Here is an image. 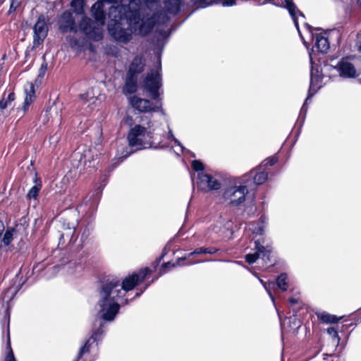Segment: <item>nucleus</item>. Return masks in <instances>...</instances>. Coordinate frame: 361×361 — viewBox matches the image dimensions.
<instances>
[{"label": "nucleus", "instance_id": "nucleus-38", "mask_svg": "<svg viewBox=\"0 0 361 361\" xmlns=\"http://www.w3.org/2000/svg\"><path fill=\"white\" fill-rule=\"evenodd\" d=\"M175 267V264H171L170 262H167V263H165L162 267L163 269V273H165V271L164 269L167 267Z\"/></svg>", "mask_w": 361, "mask_h": 361}, {"label": "nucleus", "instance_id": "nucleus-28", "mask_svg": "<svg viewBox=\"0 0 361 361\" xmlns=\"http://www.w3.org/2000/svg\"><path fill=\"white\" fill-rule=\"evenodd\" d=\"M318 73V71H317V73H314V71L313 69V67H312V70H311V80H310V92L312 90H314V88H316L317 87V82L319 81V75H317Z\"/></svg>", "mask_w": 361, "mask_h": 361}, {"label": "nucleus", "instance_id": "nucleus-8", "mask_svg": "<svg viewBox=\"0 0 361 361\" xmlns=\"http://www.w3.org/2000/svg\"><path fill=\"white\" fill-rule=\"evenodd\" d=\"M255 252L246 255L245 261L249 264H253L257 259L262 257L266 266H271L273 264L271 256V250L269 246L264 247L258 240L255 241Z\"/></svg>", "mask_w": 361, "mask_h": 361}, {"label": "nucleus", "instance_id": "nucleus-12", "mask_svg": "<svg viewBox=\"0 0 361 361\" xmlns=\"http://www.w3.org/2000/svg\"><path fill=\"white\" fill-rule=\"evenodd\" d=\"M96 322H98L99 328L93 332L91 337L87 341L85 345L81 347L75 361H80L85 354L90 352L91 345L101 338L102 335L104 333V330L102 329L103 323L101 320L96 321Z\"/></svg>", "mask_w": 361, "mask_h": 361}, {"label": "nucleus", "instance_id": "nucleus-1", "mask_svg": "<svg viewBox=\"0 0 361 361\" xmlns=\"http://www.w3.org/2000/svg\"><path fill=\"white\" fill-rule=\"evenodd\" d=\"M109 10V34L118 42L127 43L133 32L146 35L152 29L154 22L140 18V6L136 0H121L120 4L111 0H99L92 7L96 22L83 17L78 29L86 37L94 41L102 38V26L105 23V11Z\"/></svg>", "mask_w": 361, "mask_h": 361}, {"label": "nucleus", "instance_id": "nucleus-39", "mask_svg": "<svg viewBox=\"0 0 361 361\" xmlns=\"http://www.w3.org/2000/svg\"><path fill=\"white\" fill-rule=\"evenodd\" d=\"M312 96V94H309L308 97H307V99H306V100H305V104H303V106H302V109H301V111H304V110H305V111H306L305 106V104H307V102L308 99H309Z\"/></svg>", "mask_w": 361, "mask_h": 361}, {"label": "nucleus", "instance_id": "nucleus-20", "mask_svg": "<svg viewBox=\"0 0 361 361\" xmlns=\"http://www.w3.org/2000/svg\"><path fill=\"white\" fill-rule=\"evenodd\" d=\"M137 90V76L129 75L127 74L126 84L123 88V92L126 94H131Z\"/></svg>", "mask_w": 361, "mask_h": 361}, {"label": "nucleus", "instance_id": "nucleus-21", "mask_svg": "<svg viewBox=\"0 0 361 361\" xmlns=\"http://www.w3.org/2000/svg\"><path fill=\"white\" fill-rule=\"evenodd\" d=\"M264 221L252 222L248 225V229L255 235H261L264 233Z\"/></svg>", "mask_w": 361, "mask_h": 361}, {"label": "nucleus", "instance_id": "nucleus-9", "mask_svg": "<svg viewBox=\"0 0 361 361\" xmlns=\"http://www.w3.org/2000/svg\"><path fill=\"white\" fill-rule=\"evenodd\" d=\"M25 97L21 107L17 109L18 116L23 117L30 109L35 99V86L32 82H27L25 85Z\"/></svg>", "mask_w": 361, "mask_h": 361}, {"label": "nucleus", "instance_id": "nucleus-19", "mask_svg": "<svg viewBox=\"0 0 361 361\" xmlns=\"http://www.w3.org/2000/svg\"><path fill=\"white\" fill-rule=\"evenodd\" d=\"M247 176L248 178H252L253 183L256 185L264 183L268 178L267 173L263 171L257 172L256 171H251L248 175L244 177L243 179L246 180ZM247 180L248 181L247 179Z\"/></svg>", "mask_w": 361, "mask_h": 361}, {"label": "nucleus", "instance_id": "nucleus-15", "mask_svg": "<svg viewBox=\"0 0 361 361\" xmlns=\"http://www.w3.org/2000/svg\"><path fill=\"white\" fill-rule=\"evenodd\" d=\"M19 226L16 225V227L13 228H8L1 239L0 243V248L5 247V250H8L10 248V245L11 244L12 240L14 238H16L17 233L19 231Z\"/></svg>", "mask_w": 361, "mask_h": 361}, {"label": "nucleus", "instance_id": "nucleus-24", "mask_svg": "<svg viewBox=\"0 0 361 361\" xmlns=\"http://www.w3.org/2000/svg\"><path fill=\"white\" fill-rule=\"evenodd\" d=\"M319 318L321 321L325 323H336L339 321L341 318H337L335 315L330 314L329 313L323 312L319 316Z\"/></svg>", "mask_w": 361, "mask_h": 361}, {"label": "nucleus", "instance_id": "nucleus-41", "mask_svg": "<svg viewBox=\"0 0 361 361\" xmlns=\"http://www.w3.org/2000/svg\"><path fill=\"white\" fill-rule=\"evenodd\" d=\"M305 26L309 30L310 32H311V27L309 25H307V23H305Z\"/></svg>", "mask_w": 361, "mask_h": 361}, {"label": "nucleus", "instance_id": "nucleus-44", "mask_svg": "<svg viewBox=\"0 0 361 361\" xmlns=\"http://www.w3.org/2000/svg\"><path fill=\"white\" fill-rule=\"evenodd\" d=\"M79 154H80L79 152L75 153V157H78V155Z\"/></svg>", "mask_w": 361, "mask_h": 361}, {"label": "nucleus", "instance_id": "nucleus-40", "mask_svg": "<svg viewBox=\"0 0 361 361\" xmlns=\"http://www.w3.org/2000/svg\"><path fill=\"white\" fill-rule=\"evenodd\" d=\"M289 301H290L291 305H295V304H296L298 302V300L296 299H295V298H290L289 300Z\"/></svg>", "mask_w": 361, "mask_h": 361}, {"label": "nucleus", "instance_id": "nucleus-2", "mask_svg": "<svg viewBox=\"0 0 361 361\" xmlns=\"http://www.w3.org/2000/svg\"><path fill=\"white\" fill-rule=\"evenodd\" d=\"M150 272L148 268L141 269L138 274H133L126 277L122 284L117 280L107 281L103 283L99 291V300L96 305L97 314L100 319L111 322L118 312L120 299L124 292L131 290L139 282L143 281ZM127 303L125 300L124 304Z\"/></svg>", "mask_w": 361, "mask_h": 361}, {"label": "nucleus", "instance_id": "nucleus-25", "mask_svg": "<svg viewBox=\"0 0 361 361\" xmlns=\"http://www.w3.org/2000/svg\"><path fill=\"white\" fill-rule=\"evenodd\" d=\"M216 252L217 249L214 247H199L195 250L192 252H190L188 257L192 256L193 255L214 254Z\"/></svg>", "mask_w": 361, "mask_h": 361}, {"label": "nucleus", "instance_id": "nucleus-14", "mask_svg": "<svg viewBox=\"0 0 361 361\" xmlns=\"http://www.w3.org/2000/svg\"><path fill=\"white\" fill-rule=\"evenodd\" d=\"M340 75L343 78H352L357 76V71L354 65L348 61H341L338 64Z\"/></svg>", "mask_w": 361, "mask_h": 361}, {"label": "nucleus", "instance_id": "nucleus-29", "mask_svg": "<svg viewBox=\"0 0 361 361\" xmlns=\"http://www.w3.org/2000/svg\"><path fill=\"white\" fill-rule=\"evenodd\" d=\"M274 286H275V283L273 281L267 282V284L264 285V288L267 290V293L269 294V295L274 304L275 302V298L271 293V290L274 288Z\"/></svg>", "mask_w": 361, "mask_h": 361}, {"label": "nucleus", "instance_id": "nucleus-4", "mask_svg": "<svg viewBox=\"0 0 361 361\" xmlns=\"http://www.w3.org/2000/svg\"><path fill=\"white\" fill-rule=\"evenodd\" d=\"M149 9V12L141 8L140 0H136L139 4L140 18H145V22H154L152 28L157 25L165 24L171 16H174L180 9V0H164L163 11H153L154 6L159 0H144Z\"/></svg>", "mask_w": 361, "mask_h": 361}, {"label": "nucleus", "instance_id": "nucleus-36", "mask_svg": "<svg viewBox=\"0 0 361 361\" xmlns=\"http://www.w3.org/2000/svg\"><path fill=\"white\" fill-rule=\"evenodd\" d=\"M235 4V0H223L222 5L224 6H232Z\"/></svg>", "mask_w": 361, "mask_h": 361}, {"label": "nucleus", "instance_id": "nucleus-16", "mask_svg": "<svg viewBox=\"0 0 361 361\" xmlns=\"http://www.w3.org/2000/svg\"><path fill=\"white\" fill-rule=\"evenodd\" d=\"M283 1L285 4V7L288 9L294 22L295 26L298 29L299 34L301 35L298 27V16L302 17V18H305V16L298 9L297 6L295 5L292 0H283Z\"/></svg>", "mask_w": 361, "mask_h": 361}, {"label": "nucleus", "instance_id": "nucleus-22", "mask_svg": "<svg viewBox=\"0 0 361 361\" xmlns=\"http://www.w3.org/2000/svg\"><path fill=\"white\" fill-rule=\"evenodd\" d=\"M16 99L15 94L13 92H11L6 97L5 94L3 98L0 100V109L4 110L9 106L12 102H13Z\"/></svg>", "mask_w": 361, "mask_h": 361}, {"label": "nucleus", "instance_id": "nucleus-11", "mask_svg": "<svg viewBox=\"0 0 361 361\" xmlns=\"http://www.w3.org/2000/svg\"><path fill=\"white\" fill-rule=\"evenodd\" d=\"M131 106L141 112L158 111L161 109V104H153L149 100L142 99L136 96L130 98Z\"/></svg>", "mask_w": 361, "mask_h": 361}, {"label": "nucleus", "instance_id": "nucleus-18", "mask_svg": "<svg viewBox=\"0 0 361 361\" xmlns=\"http://www.w3.org/2000/svg\"><path fill=\"white\" fill-rule=\"evenodd\" d=\"M145 67L144 60L140 56H135L130 64L128 74L135 75L142 72Z\"/></svg>", "mask_w": 361, "mask_h": 361}, {"label": "nucleus", "instance_id": "nucleus-17", "mask_svg": "<svg viewBox=\"0 0 361 361\" xmlns=\"http://www.w3.org/2000/svg\"><path fill=\"white\" fill-rule=\"evenodd\" d=\"M313 40L314 41V48H316L318 51L326 53L329 50V43L324 34L313 35Z\"/></svg>", "mask_w": 361, "mask_h": 361}, {"label": "nucleus", "instance_id": "nucleus-26", "mask_svg": "<svg viewBox=\"0 0 361 361\" xmlns=\"http://www.w3.org/2000/svg\"><path fill=\"white\" fill-rule=\"evenodd\" d=\"M83 0H73L71 1V7L75 13L80 14L83 12Z\"/></svg>", "mask_w": 361, "mask_h": 361}, {"label": "nucleus", "instance_id": "nucleus-35", "mask_svg": "<svg viewBox=\"0 0 361 361\" xmlns=\"http://www.w3.org/2000/svg\"><path fill=\"white\" fill-rule=\"evenodd\" d=\"M264 161L266 162L265 165L273 166L276 163L277 159L275 157H270L266 159Z\"/></svg>", "mask_w": 361, "mask_h": 361}, {"label": "nucleus", "instance_id": "nucleus-32", "mask_svg": "<svg viewBox=\"0 0 361 361\" xmlns=\"http://www.w3.org/2000/svg\"><path fill=\"white\" fill-rule=\"evenodd\" d=\"M8 348H11L9 334H8ZM6 361H16L11 349H10V352L6 357Z\"/></svg>", "mask_w": 361, "mask_h": 361}, {"label": "nucleus", "instance_id": "nucleus-37", "mask_svg": "<svg viewBox=\"0 0 361 361\" xmlns=\"http://www.w3.org/2000/svg\"><path fill=\"white\" fill-rule=\"evenodd\" d=\"M47 69V63H42L39 69V75H44V73Z\"/></svg>", "mask_w": 361, "mask_h": 361}, {"label": "nucleus", "instance_id": "nucleus-43", "mask_svg": "<svg viewBox=\"0 0 361 361\" xmlns=\"http://www.w3.org/2000/svg\"><path fill=\"white\" fill-rule=\"evenodd\" d=\"M357 4L361 8V0H357Z\"/></svg>", "mask_w": 361, "mask_h": 361}, {"label": "nucleus", "instance_id": "nucleus-10", "mask_svg": "<svg viewBox=\"0 0 361 361\" xmlns=\"http://www.w3.org/2000/svg\"><path fill=\"white\" fill-rule=\"evenodd\" d=\"M48 27L45 22L44 16H39L37 23L34 26L33 46L38 47L42 43L47 35Z\"/></svg>", "mask_w": 361, "mask_h": 361}, {"label": "nucleus", "instance_id": "nucleus-45", "mask_svg": "<svg viewBox=\"0 0 361 361\" xmlns=\"http://www.w3.org/2000/svg\"><path fill=\"white\" fill-rule=\"evenodd\" d=\"M359 82H361V79H359Z\"/></svg>", "mask_w": 361, "mask_h": 361}, {"label": "nucleus", "instance_id": "nucleus-7", "mask_svg": "<svg viewBox=\"0 0 361 361\" xmlns=\"http://www.w3.org/2000/svg\"><path fill=\"white\" fill-rule=\"evenodd\" d=\"M159 67L154 70H151L150 73L147 74L144 80L143 87L146 89L151 94V97L154 99H157L159 97V89L161 86V76L159 71H161V61L160 58H158Z\"/></svg>", "mask_w": 361, "mask_h": 361}, {"label": "nucleus", "instance_id": "nucleus-33", "mask_svg": "<svg viewBox=\"0 0 361 361\" xmlns=\"http://www.w3.org/2000/svg\"><path fill=\"white\" fill-rule=\"evenodd\" d=\"M22 0H11L9 11H15L20 4Z\"/></svg>", "mask_w": 361, "mask_h": 361}, {"label": "nucleus", "instance_id": "nucleus-34", "mask_svg": "<svg viewBox=\"0 0 361 361\" xmlns=\"http://www.w3.org/2000/svg\"><path fill=\"white\" fill-rule=\"evenodd\" d=\"M327 333L330 336H333L334 338H337L338 341L339 340L338 332L335 330L334 328H333V327L328 328L327 329Z\"/></svg>", "mask_w": 361, "mask_h": 361}, {"label": "nucleus", "instance_id": "nucleus-31", "mask_svg": "<svg viewBox=\"0 0 361 361\" xmlns=\"http://www.w3.org/2000/svg\"><path fill=\"white\" fill-rule=\"evenodd\" d=\"M92 94V92L88 91L85 94L81 95V99L85 102H94L95 98Z\"/></svg>", "mask_w": 361, "mask_h": 361}, {"label": "nucleus", "instance_id": "nucleus-5", "mask_svg": "<svg viewBox=\"0 0 361 361\" xmlns=\"http://www.w3.org/2000/svg\"><path fill=\"white\" fill-rule=\"evenodd\" d=\"M192 169L197 172L196 185L199 190L208 191L212 190H219L221 188V183L214 177L203 172V164L195 160L192 162Z\"/></svg>", "mask_w": 361, "mask_h": 361}, {"label": "nucleus", "instance_id": "nucleus-13", "mask_svg": "<svg viewBox=\"0 0 361 361\" xmlns=\"http://www.w3.org/2000/svg\"><path fill=\"white\" fill-rule=\"evenodd\" d=\"M59 28L62 32H78L75 20L70 11H65L61 16L59 21Z\"/></svg>", "mask_w": 361, "mask_h": 361}, {"label": "nucleus", "instance_id": "nucleus-6", "mask_svg": "<svg viewBox=\"0 0 361 361\" xmlns=\"http://www.w3.org/2000/svg\"><path fill=\"white\" fill-rule=\"evenodd\" d=\"M244 185H234L226 188L224 192V198L229 204L237 206L243 202L245 196L248 192L247 187L251 186V183L245 179L242 180Z\"/></svg>", "mask_w": 361, "mask_h": 361}, {"label": "nucleus", "instance_id": "nucleus-27", "mask_svg": "<svg viewBox=\"0 0 361 361\" xmlns=\"http://www.w3.org/2000/svg\"><path fill=\"white\" fill-rule=\"evenodd\" d=\"M35 182H36V184L30 188V190H29V192L27 195V197L30 199L31 198L35 199L37 197L38 193L41 188V184L38 183L37 182V180H35Z\"/></svg>", "mask_w": 361, "mask_h": 361}, {"label": "nucleus", "instance_id": "nucleus-23", "mask_svg": "<svg viewBox=\"0 0 361 361\" xmlns=\"http://www.w3.org/2000/svg\"><path fill=\"white\" fill-rule=\"evenodd\" d=\"M287 279L286 274H281L276 280L277 286L283 291L286 290L288 288Z\"/></svg>", "mask_w": 361, "mask_h": 361}, {"label": "nucleus", "instance_id": "nucleus-30", "mask_svg": "<svg viewBox=\"0 0 361 361\" xmlns=\"http://www.w3.org/2000/svg\"><path fill=\"white\" fill-rule=\"evenodd\" d=\"M91 155H92V149H88L87 151H85L83 154H80V162L81 164H82L84 166H85L87 159H89V158L90 157ZM88 161L90 163L91 162L90 160H88Z\"/></svg>", "mask_w": 361, "mask_h": 361}, {"label": "nucleus", "instance_id": "nucleus-3", "mask_svg": "<svg viewBox=\"0 0 361 361\" xmlns=\"http://www.w3.org/2000/svg\"><path fill=\"white\" fill-rule=\"evenodd\" d=\"M157 134L155 135L152 133L150 126H149L147 130L140 125H136L130 129L128 135V140L129 145L132 147H135L136 149H141L149 148L154 144L161 145V147H168L171 145V142L173 141L178 146H179L183 152L185 148L176 139L172 131L169 128V133L166 136V142L157 137Z\"/></svg>", "mask_w": 361, "mask_h": 361}, {"label": "nucleus", "instance_id": "nucleus-42", "mask_svg": "<svg viewBox=\"0 0 361 361\" xmlns=\"http://www.w3.org/2000/svg\"><path fill=\"white\" fill-rule=\"evenodd\" d=\"M259 281H260V283L263 285V286H264V285H265V284H267V282H264V281L263 280H262V279H259Z\"/></svg>", "mask_w": 361, "mask_h": 361}]
</instances>
